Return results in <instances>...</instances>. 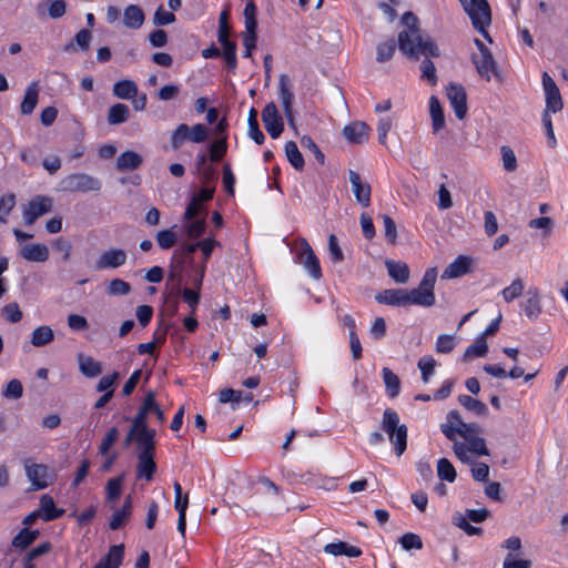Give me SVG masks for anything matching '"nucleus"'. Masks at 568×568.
Masks as SVG:
<instances>
[{
    "label": "nucleus",
    "instance_id": "1",
    "mask_svg": "<svg viewBox=\"0 0 568 568\" xmlns=\"http://www.w3.org/2000/svg\"><path fill=\"white\" fill-rule=\"evenodd\" d=\"M405 29L398 33L399 51L407 58L419 60L420 57L438 58L440 50L435 41L423 36L418 27V19L413 12H405L402 17Z\"/></svg>",
    "mask_w": 568,
    "mask_h": 568
},
{
    "label": "nucleus",
    "instance_id": "2",
    "mask_svg": "<svg viewBox=\"0 0 568 568\" xmlns=\"http://www.w3.org/2000/svg\"><path fill=\"white\" fill-rule=\"evenodd\" d=\"M437 280V270L435 267L426 270L424 276L416 288L406 290L408 305H418L423 307H432L435 305L436 298L434 293Z\"/></svg>",
    "mask_w": 568,
    "mask_h": 568
},
{
    "label": "nucleus",
    "instance_id": "3",
    "mask_svg": "<svg viewBox=\"0 0 568 568\" xmlns=\"http://www.w3.org/2000/svg\"><path fill=\"white\" fill-rule=\"evenodd\" d=\"M381 428L387 434L390 443L394 444L396 455L400 456L407 446V427L399 423L398 414L392 408H386Z\"/></svg>",
    "mask_w": 568,
    "mask_h": 568
},
{
    "label": "nucleus",
    "instance_id": "4",
    "mask_svg": "<svg viewBox=\"0 0 568 568\" xmlns=\"http://www.w3.org/2000/svg\"><path fill=\"white\" fill-rule=\"evenodd\" d=\"M463 9L471 20L473 27L489 42L491 38L486 28L491 22L490 7L487 0H459Z\"/></svg>",
    "mask_w": 568,
    "mask_h": 568
},
{
    "label": "nucleus",
    "instance_id": "5",
    "mask_svg": "<svg viewBox=\"0 0 568 568\" xmlns=\"http://www.w3.org/2000/svg\"><path fill=\"white\" fill-rule=\"evenodd\" d=\"M453 450L457 459L465 464L473 463V457L489 455L486 440L480 436L468 437L464 442H455Z\"/></svg>",
    "mask_w": 568,
    "mask_h": 568
},
{
    "label": "nucleus",
    "instance_id": "6",
    "mask_svg": "<svg viewBox=\"0 0 568 568\" xmlns=\"http://www.w3.org/2000/svg\"><path fill=\"white\" fill-rule=\"evenodd\" d=\"M63 191L71 193L99 192L102 189L100 179L88 173H71L61 181Z\"/></svg>",
    "mask_w": 568,
    "mask_h": 568
},
{
    "label": "nucleus",
    "instance_id": "7",
    "mask_svg": "<svg viewBox=\"0 0 568 568\" xmlns=\"http://www.w3.org/2000/svg\"><path fill=\"white\" fill-rule=\"evenodd\" d=\"M142 449L138 452L136 478H144L151 481L156 473L155 440L142 442Z\"/></svg>",
    "mask_w": 568,
    "mask_h": 568
},
{
    "label": "nucleus",
    "instance_id": "8",
    "mask_svg": "<svg viewBox=\"0 0 568 568\" xmlns=\"http://www.w3.org/2000/svg\"><path fill=\"white\" fill-rule=\"evenodd\" d=\"M152 406L153 392H149L145 395L142 406L139 408L136 415L131 419V427L139 430L141 442L155 440L156 432L148 425V414L150 413V408H152Z\"/></svg>",
    "mask_w": 568,
    "mask_h": 568
},
{
    "label": "nucleus",
    "instance_id": "9",
    "mask_svg": "<svg viewBox=\"0 0 568 568\" xmlns=\"http://www.w3.org/2000/svg\"><path fill=\"white\" fill-rule=\"evenodd\" d=\"M53 200L49 196L37 195L31 199L23 210L26 225H32L39 217L52 211Z\"/></svg>",
    "mask_w": 568,
    "mask_h": 568
},
{
    "label": "nucleus",
    "instance_id": "10",
    "mask_svg": "<svg viewBox=\"0 0 568 568\" xmlns=\"http://www.w3.org/2000/svg\"><path fill=\"white\" fill-rule=\"evenodd\" d=\"M470 60L476 68L478 75L486 81H490L493 77L499 79L500 72L498 63L491 51L486 53H471Z\"/></svg>",
    "mask_w": 568,
    "mask_h": 568
},
{
    "label": "nucleus",
    "instance_id": "11",
    "mask_svg": "<svg viewBox=\"0 0 568 568\" xmlns=\"http://www.w3.org/2000/svg\"><path fill=\"white\" fill-rule=\"evenodd\" d=\"M23 465L33 490L43 489L49 486L51 477L48 466L36 464L31 459H26Z\"/></svg>",
    "mask_w": 568,
    "mask_h": 568
},
{
    "label": "nucleus",
    "instance_id": "12",
    "mask_svg": "<svg viewBox=\"0 0 568 568\" xmlns=\"http://www.w3.org/2000/svg\"><path fill=\"white\" fill-rule=\"evenodd\" d=\"M542 87L546 94V111L552 113L561 111L564 106L561 94L556 82L547 72L542 73Z\"/></svg>",
    "mask_w": 568,
    "mask_h": 568
},
{
    "label": "nucleus",
    "instance_id": "13",
    "mask_svg": "<svg viewBox=\"0 0 568 568\" xmlns=\"http://www.w3.org/2000/svg\"><path fill=\"white\" fill-rule=\"evenodd\" d=\"M262 121L268 134L276 139L281 135L284 129L283 120L278 114L277 108L274 102H270L262 111Z\"/></svg>",
    "mask_w": 568,
    "mask_h": 568
},
{
    "label": "nucleus",
    "instance_id": "14",
    "mask_svg": "<svg viewBox=\"0 0 568 568\" xmlns=\"http://www.w3.org/2000/svg\"><path fill=\"white\" fill-rule=\"evenodd\" d=\"M447 98L457 119L463 120L467 113V95L462 84L450 83L447 87Z\"/></svg>",
    "mask_w": 568,
    "mask_h": 568
},
{
    "label": "nucleus",
    "instance_id": "15",
    "mask_svg": "<svg viewBox=\"0 0 568 568\" xmlns=\"http://www.w3.org/2000/svg\"><path fill=\"white\" fill-rule=\"evenodd\" d=\"M298 262L304 266V268L314 280H320L322 277L320 261L306 240L302 241V250L298 255Z\"/></svg>",
    "mask_w": 568,
    "mask_h": 568
},
{
    "label": "nucleus",
    "instance_id": "16",
    "mask_svg": "<svg viewBox=\"0 0 568 568\" xmlns=\"http://www.w3.org/2000/svg\"><path fill=\"white\" fill-rule=\"evenodd\" d=\"M126 262V253L122 248H111L103 252L95 263L97 270L118 268Z\"/></svg>",
    "mask_w": 568,
    "mask_h": 568
},
{
    "label": "nucleus",
    "instance_id": "17",
    "mask_svg": "<svg viewBox=\"0 0 568 568\" xmlns=\"http://www.w3.org/2000/svg\"><path fill=\"white\" fill-rule=\"evenodd\" d=\"M280 100L283 105L284 114L291 125L294 124V118H293V93L290 89V80L286 74L280 75Z\"/></svg>",
    "mask_w": 568,
    "mask_h": 568
},
{
    "label": "nucleus",
    "instance_id": "18",
    "mask_svg": "<svg viewBox=\"0 0 568 568\" xmlns=\"http://www.w3.org/2000/svg\"><path fill=\"white\" fill-rule=\"evenodd\" d=\"M349 182L356 201L364 207L371 204V186L362 181L359 174L353 170L349 171Z\"/></svg>",
    "mask_w": 568,
    "mask_h": 568
},
{
    "label": "nucleus",
    "instance_id": "19",
    "mask_svg": "<svg viewBox=\"0 0 568 568\" xmlns=\"http://www.w3.org/2000/svg\"><path fill=\"white\" fill-rule=\"evenodd\" d=\"M369 131L367 123L355 121L344 128L343 135L351 143L363 144L368 140Z\"/></svg>",
    "mask_w": 568,
    "mask_h": 568
},
{
    "label": "nucleus",
    "instance_id": "20",
    "mask_svg": "<svg viewBox=\"0 0 568 568\" xmlns=\"http://www.w3.org/2000/svg\"><path fill=\"white\" fill-rule=\"evenodd\" d=\"M184 264L192 265L193 264V255H184L182 254V246L178 250H175L171 266H170V274L169 278L178 282V285H181L182 283V272L184 271Z\"/></svg>",
    "mask_w": 568,
    "mask_h": 568
},
{
    "label": "nucleus",
    "instance_id": "21",
    "mask_svg": "<svg viewBox=\"0 0 568 568\" xmlns=\"http://www.w3.org/2000/svg\"><path fill=\"white\" fill-rule=\"evenodd\" d=\"M375 300L381 304L390 306H407L408 300L406 290L404 288H389L384 290L375 296Z\"/></svg>",
    "mask_w": 568,
    "mask_h": 568
},
{
    "label": "nucleus",
    "instance_id": "22",
    "mask_svg": "<svg viewBox=\"0 0 568 568\" xmlns=\"http://www.w3.org/2000/svg\"><path fill=\"white\" fill-rule=\"evenodd\" d=\"M20 255L26 261L43 263L49 258V248L41 243L27 244L21 247Z\"/></svg>",
    "mask_w": 568,
    "mask_h": 568
},
{
    "label": "nucleus",
    "instance_id": "23",
    "mask_svg": "<svg viewBox=\"0 0 568 568\" xmlns=\"http://www.w3.org/2000/svg\"><path fill=\"white\" fill-rule=\"evenodd\" d=\"M124 546L114 545L110 547L108 554L102 557L93 568H119L123 561Z\"/></svg>",
    "mask_w": 568,
    "mask_h": 568
},
{
    "label": "nucleus",
    "instance_id": "24",
    "mask_svg": "<svg viewBox=\"0 0 568 568\" xmlns=\"http://www.w3.org/2000/svg\"><path fill=\"white\" fill-rule=\"evenodd\" d=\"M471 261L469 257L460 255L452 262L443 272L442 278H456L468 273Z\"/></svg>",
    "mask_w": 568,
    "mask_h": 568
},
{
    "label": "nucleus",
    "instance_id": "25",
    "mask_svg": "<svg viewBox=\"0 0 568 568\" xmlns=\"http://www.w3.org/2000/svg\"><path fill=\"white\" fill-rule=\"evenodd\" d=\"M38 511L44 521L54 520L64 514V509L57 508L53 498L47 494L40 498V507Z\"/></svg>",
    "mask_w": 568,
    "mask_h": 568
},
{
    "label": "nucleus",
    "instance_id": "26",
    "mask_svg": "<svg viewBox=\"0 0 568 568\" xmlns=\"http://www.w3.org/2000/svg\"><path fill=\"white\" fill-rule=\"evenodd\" d=\"M145 16L143 10L136 4H130L124 9L123 12V24L129 28L136 30L144 23Z\"/></svg>",
    "mask_w": 568,
    "mask_h": 568
},
{
    "label": "nucleus",
    "instance_id": "27",
    "mask_svg": "<svg viewBox=\"0 0 568 568\" xmlns=\"http://www.w3.org/2000/svg\"><path fill=\"white\" fill-rule=\"evenodd\" d=\"M143 162L142 156L134 151L122 152L115 163V168L120 172L136 170Z\"/></svg>",
    "mask_w": 568,
    "mask_h": 568
},
{
    "label": "nucleus",
    "instance_id": "28",
    "mask_svg": "<svg viewBox=\"0 0 568 568\" xmlns=\"http://www.w3.org/2000/svg\"><path fill=\"white\" fill-rule=\"evenodd\" d=\"M324 551L332 556L344 555L352 558L359 557L362 555V550L358 547L352 546L345 541L327 544L324 547Z\"/></svg>",
    "mask_w": 568,
    "mask_h": 568
},
{
    "label": "nucleus",
    "instance_id": "29",
    "mask_svg": "<svg viewBox=\"0 0 568 568\" xmlns=\"http://www.w3.org/2000/svg\"><path fill=\"white\" fill-rule=\"evenodd\" d=\"M38 99H39V85H38V82H32L27 88L23 100L20 104L21 113L24 115L31 114L38 104Z\"/></svg>",
    "mask_w": 568,
    "mask_h": 568
},
{
    "label": "nucleus",
    "instance_id": "30",
    "mask_svg": "<svg viewBox=\"0 0 568 568\" xmlns=\"http://www.w3.org/2000/svg\"><path fill=\"white\" fill-rule=\"evenodd\" d=\"M388 275L397 283L405 284L409 280V268L404 262L388 260L385 262Z\"/></svg>",
    "mask_w": 568,
    "mask_h": 568
},
{
    "label": "nucleus",
    "instance_id": "31",
    "mask_svg": "<svg viewBox=\"0 0 568 568\" xmlns=\"http://www.w3.org/2000/svg\"><path fill=\"white\" fill-rule=\"evenodd\" d=\"M78 362H79L80 372L89 378L97 377L102 373L101 363L95 361L91 356H85L83 354H79Z\"/></svg>",
    "mask_w": 568,
    "mask_h": 568
},
{
    "label": "nucleus",
    "instance_id": "32",
    "mask_svg": "<svg viewBox=\"0 0 568 568\" xmlns=\"http://www.w3.org/2000/svg\"><path fill=\"white\" fill-rule=\"evenodd\" d=\"M48 6V16L52 19H59L65 14L67 11V4L64 0H52L48 1L47 3L41 2L37 6V12L39 17H44L45 14V7Z\"/></svg>",
    "mask_w": 568,
    "mask_h": 568
},
{
    "label": "nucleus",
    "instance_id": "33",
    "mask_svg": "<svg viewBox=\"0 0 568 568\" xmlns=\"http://www.w3.org/2000/svg\"><path fill=\"white\" fill-rule=\"evenodd\" d=\"M180 286L181 285H178V282H175V286L172 288L171 295H182L183 301L190 306L191 313L193 314L200 303L201 294L199 291L189 287L181 290Z\"/></svg>",
    "mask_w": 568,
    "mask_h": 568
},
{
    "label": "nucleus",
    "instance_id": "34",
    "mask_svg": "<svg viewBox=\"0 0 568 568\" xmlns=\"http://www.w3.org/2000/svg\"><path fill=\"white\" fill-rule=\"evenodd\" d=\"M429 112L432 118L433 131L437 133L444 128L445 118L439 100L435 95H432L429 99Z\"/></svg>",
    "mask_w": 568,
    "mask_h": 568
},
{
    "label": "nucleus",
    "instance_id": "35",
    "mask_svg": "<svg viewBox=\"0 0 568 568\" xmlns=\"http://www.w3.org/2000/svg\"><path fill=\"white\" fill-rule=\"evenodd\" d=\"M528 298L524 303V312L529 320H537L541 313L540 297L537 288L528 291Z\"/></svg>",
    "mask_w": 568,
    "mask_h": 568
},
{
    "label": "nucleus",
    "instance_id": "36",
    "mask_svg": "<svg viewBox=\"0 0 568 568\" xmlns=\"http://www.w3.org/2000/svg\"><path fill=\"white\" fill-rule=\"evenodd\" d=\"M216 244H217V242L212 239H204V240L193 243V244L182 245V254L187 255V256L193 255V253L197 248H201V251L204 254V260L206 261L211 256L212 251Z\"/></svg>",
    "mask_w": 568,
    "mask_h": 568
},
{
    "label": "nucleus",
    "instance_id": "37",
    "mask_svg": "<svg viewBox=\"0 0 568 568\" xmlns=\"http://www.w3.org/2000/svg\"><path fill=\"white\" fill-rule=\"evenodd\" d=\"M113 94L119 99L130 100L138 94V87L132 80H121L114 83Z\"/></svg>",
    "mask_w": 568,
    "mask_h": 568
},
{
    "label": "nucleus",
    "instance_id": "38",
    "mask_svg": "<svg viewBox=\"0 0 568 568\" xmlns=\"http://www.w3.org/2000/svg\"><path fill=\"white\" fill-rule=\"evenodd\" d=\"M54 339V332L50 326L42 325L33 329L31 334V344L41 347L50 344Z\"/></svg>",
    "mask_w": 568,
    "mask_h": 568
},
{
    "label": "nucleus",
    "instance_id": "39",
    "mask_svg": "<svg viewBox=\"0 0 568 568\" xmlns=\"http://www.w3.org/2000/svg\"><path fill=\"white\" fill-rule=\"evenodd\" d=\"M129 106L123 103H116L109 109L108 123L111 125L124 123L129 119Z\"/></svg>",
    "mask_w": 568,
    "mask_h": 568
},
{
    "label": "nucleus",
    "instance_id": "40",
    "mask_svg": "<svg viewBox=\"0 0 568 568\" xmlns=\"http://www.w3.org/2000/svg\"><path fill=\"white\" fill-rule=\"evenodd\" d=\"M458 402L464 408H466L469 412H473L474 414H476L478 416H483V415L487 414L488 409H487L486 404L476 398H473L469 395H459Z\"/></svg>",
    "mask_w": 568,
    "mask_h": 568
},
{
    "label": "nucleus",
    "instance_id": "41",
    "mask_svg": "<svg viewBox=\"0 0 568 568\" xmlns=\"http://www.w3.org/2000/svg\"><path fill=\"white\" fill-rule=\"evenodd\" d=\"M285 154L288 160V162L292 164V166L297 170L302 171L304 168V158L302 153L300 152L297 144L294 141H288L285 144Z\"/></svg>",
    "mask_w": 568,
    "mask_h": 568
},
{
    "label": "nucleus",
    "instance_id": "42",
    "mask_svg": "<svg viewBox=\"0 0 568 568\" xmlns=\"http://www.w3.org/2000/svg\"><path fill=\"white\" fill-rule=\"evenodd\" d=\"M39 537L38 530H29L28 528H23L12 539V546L16 548L24 549Z\"/></svg>",
    "mask_w": 568,
    "mask_h": 568
},
{
    "label": "nucleus",
    "instance_id": "43",
    "mask_svg": "<svg viewBox=\"0 0 568 568\" xmlns=\"http://www.w3.org/2000/svg\"><path fill=\"white\" fill-rule=\"evenodd\" d=\"M247 125H248V135L257 144H263L265 138H264L263 132L260 130L258 121H257V111L254 108H252L248 112Z\"/></svg>",
    "mask_w": 568,
    "mask_h": 568
},
{
    "label": "nucleus",
    "instance_id": "44",
    "mask_svg": "<svg viewBox=\"0 0 568 568\" xmlns=\"http://www.w3.org/2000/svg\"><path fill=\"white\" fill-rule=\"evenodd\" d=\"M488 346L484 336H479L471 345L467 347L463 355V361H468L474 356L483 357L487 354Z\"/></svg>",
    "mask_w": 568,
    "mask_h": 568
},
{
    "label": "nucleus",
    "instance_id": "45",
    "mask_svg": "<svg viewBox=\"0 0 568 568\" xmlns=\"http://www.w3.org/2000/svg\"><path fill=\"white\" fill-rule=\"evenodd\" d=\"M437 475L439 479L453 483L456 479L457 473L454 465L447 458H440L437 462Z\"/></svg>",
    "mask_w": 568,
    "mask_h": 568
},
{
    "label": "nucleus",
    "instance_id": "46",
    "mask_svg": "<svg viewBox=\"0 0 568 568\" xmlns=\"http://www.w3.org/2000/svg\"><path fill=\"white\" fill-rule=\"evenodd\" d=\"M525 285L521 278H515L511 284L501 291V296L506 303H510L514 300L521 296Z\"/></svg>",
    "mask_w": 568,
    "mask_h": 568
},
{
    "label": "nucleus",
    "instance_id": "47",
    "mask_svg": "<svg viewBox=\"0 0 568 568\" xmlns=\"http://www.w3.org/2000/svg\"><path fill=\"white\" fill-rule=\"evenodd\" d=\"M383 378L387 389V393L390 397H395L399 393L400 382L396 374H394L389 368H383Z\"/></svg>",
    "mask_w": 568,
    "mask_h": 568
},
{
    "label": "nucleus",
    "instance_id": "48",
    "mask_svg": "<svg viewBox=\"0 0 568 568\" xmlns=\"http://www.w3.org/2000/svg\"><path fill=\"white\" fill-rule=\"evenodd\" d=\"M16 205V195L13 193L0 196V223L6 224L8 216Z\"/></svg>",
    "mask_w": 568,
    "mask_h": 568
},
{
    "label": "nucleus",
    "instance_id": "49",
    "mask_svg": "<svg viewBox=\"0 0 568 568\" xmlns=\"http://www.w3.org/2000/svg\"><path fill=\"white\" fill-rule=\"evenodd\" d=\"M6 399H19L23 395V386L19 379H11L7 383L1 393Z\"/></svg>",
    "mask_w": 568,
    "mask_h": 568
},
{
    "label": "nucleus",
    "instance_id": "50",
    "mask_svg": "<svg viewBox=\"0 0 568 568\" xmlns=\"http://www.w3.org/2000/svg\"><path fill=\"white\" fill-rule=\"evenodd\" d=\"M398 542L403 547L404 550H419L423 548V540L420 536L414 532H406L399 537Z\"/></svg>",
    "mask_w": 568,
    "mask_h": 568
},
{
    "label": "nucleus",
    "instance_id": "51",
    "mask_svg": "<svg viewBox=\"0 0 568 568\" xmlns=\"http://www.w3.org/2000/svg\"><path fill=\"white\" fill-rule=\"evenodd\" d=\"M396 50V42L394 39H389L377 45L376 60L378 62H385L389 60Z\"/></svg>",
    "mask_w": 568,
    "mask_h": 568
},
{
    "label": "nucleus",
    "instance_id": "52",
    "mask_svg": "<svg viewBox=\"0 0 568 568\" xmlns=\"http://www.w3.org/2000/svg\"><path fill=\"white\" fill-rule=\"evenodd\" d=\"M223 48V57L224 60L231 71H234L237 65L236 60V43L233 41H227L224 43H221Z\"/></svg>",
    "mask_w": 568,
    "mask_h": 568
},
{
    "label": "nucleus",
    "instance_id": "53",
    "mask_svg": "<svg viewBox=\"0 0 568 568\" xmlns=\"http://www.w3.org/2000/svg\"><path fill=\"white\" fill-rule=\"evenodd\" d=\"M503 166L507 172H514L517 169V158L513 149L508 145L500 148Z\"/></svg>",
    "mask_w": 568,
    "mask_h": 568
},
{
    "label": "nucleus",
    "instance_id": "54",
    "mask_svg": "<svg viewBox=\"0 0 568 568\" xmlns=\"http://www.w3.org/2000/svg\"><path fill=\"white\" fill-rule=\"evenodd\" d=\"M120 432L116 427H111L105 434L104 438L101 442L99 447V453L103 456L109 454L110 448L116 443L119 439Z\"/></svg>",
    "mask_w": 568,
    "mask_h": 568
},
{
    "label": "nucleus",
    "instance_id": "55",
    "mask_svg": "<svg viewBox=\"0 0 568 568\" xmlns=\"http://www.w3.org/2000/svg\"><path fill=\"white\" fill-rule=\"evenodd\" d=\"M227 151L226 136L223 135L221 139L214 141L210 146V159L213 162L220 161Z\"/></svg>",
    "mask_w": 568,
    "mask_h": 568
},
{
    "label": "nucleus",
    "instance_id": "56",
    "mask_svg": "<svg viewBox=\"0 0 568 568\" xmlns=\"http://www.w3.org/2000/svg\"><path fill=\"white\" fill-rule=\"evenodd\" d=\"M418 368L422 372V379L424 383H427L429 381V377L433 375L434 369L436 367V361L427 355L423 356L417 364Z\"/></svg>",
    "mask_w": 568,
    "mask_h": 568
},
{
    "label": "nucleus",
    "instance_id": "57",
    "mask_svg": "<svg viewBox=\"0 0 568 568\" xmlns=\"http://www.w3.org/2000/svg\"><path fill=\"white\" fill-rule=\"evenodd\" d=\"M124 480V475H120L118 477L111 478L106 483V498L118 499L122 493V485Z\"/></svg>",
    "mask_w": 568,
    "mask_h": 568
},
{
    "label": "nucleus",
    "instance_id": "58",
    "mask_svg": "<svg viewBox=\"0 0 568 568\" xmlns=\"http://www.w3.org/2000/svg\"><path fill=\"white\" fill-rule=\"evenodd\" d=\"M155 239L162 250H169L176 243V234L172 230L159 231Z\"/></svg>",
    "mask_w": 568,
    "mask_h": 568
},
{
    "label": "nucleus",
    "instance_id": "59",
    "mask_svg": "<svg viewBox=\"0 0 568 568\" xmlns=\"http://www.w3.org/2000/svg\"><path fill=\"white\" fill-rule=\"evenodd\" d=\"M420 64L422 79L428 81L432 85L437 83L436 68L434 63L429 60L430 57H424Z\"/></svg>",
    "mask_w": 568,
    "mask_h": 568
},
{
    "label": "nucleus",
    "instance_id": "60",
    "mask_svg": "<svg viewBox=\"0 0 568 568\" xmlns=\"http://www.w3.org/2000/svg\"><path fill=\"white\" fill-rule=\"evenodd\" d=\"M256 13H257V8L255 6V3L253 2V0H250L245 8H244V23H245V29H257V20H256Z\"/></svg>",
    "mask_w": 568,
    "mask_h": 568
},
{
    "label": "nucleus",
    "instance_id": "61",
    "mask_svg": "<svg viewBox=\"0 0 568 568\" xmlns=\"http://www.w3.org/2000/svg\"><path fill=\"white\" fill-rule=\"evenodd\" d=\"M186 140H189V125L180 124L171 134V138H170L171 145L173 149L176 150Z\"/></svg>",
    "mask_w": 568,
    "mask_h": 568
},
{
    "label": "nucleus",
    "instance_id": "62",
    "mask_svg": "<svg viewBox=\"0 0 568 568\" xmlns=\"http://www.w3.org/2000/svg\"><path fill=\"white\" fill-rule=\"evenodd\" d=\"M455 338L453 335L443 334L437 337L436 341V352L440 354H448L455 348Z\"/></svg>",
    "mask_w": 568,
    "mask_h": 568
},
{
    "label": "nucleus",
    "instance_id": "63",
    "mask_svg": "<svg viewBox=\"0 0 568 568\" xmlns=\"http://www.w3.org/2000/svg\"><path fill=\"white\" fill-rule=\"evenodd\" d=\"M2 316L10 323H18L22 318V312L18 303H9L1 310Z\"/></svg>",
    "mask_w": 568,
    "mask_h": 568
},
{
    "label": "nucleus",
    "instance_id": "64",
    "mask_svg": "<svg viewBox=\"0 0 568 568\" xmlns=\"http://www.w3.org/2000/svg\"><path fill=\"white\" fill-rule=\"evenodd\" d=\"M106 291L110 295H126L131 291V285L121 278H114L109 283Z\"/></svg>",
    "mask_w": 568,
    "mask_h": 568
}]
</instances>
